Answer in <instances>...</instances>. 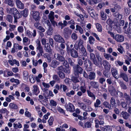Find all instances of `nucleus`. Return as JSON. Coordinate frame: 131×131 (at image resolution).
<instances>
[{
	"label": "nucleus",
	"mask_w": 131,
	"mask_h": 131,
	"mask_svg": "<svg viewBox=\"0 0 131 131\" xmlns=\"http://www.w3.org/2000/svg\"><path fill=\"white\" fill-rule=\"evenodd\" d=\"M71 42L68 41L66 43L67 50L70 52L71 56L74 58H77L78 56V53L77 51L73 49H70L69 46Z\"/></svg>",
	"instance_id": "nucleus-1"
},
{
	"label": "nucleus",
	"mask_w": 131,
	"mask_h": 131,
	"mask_svg": "<svg viewBox=\"0 0 131 131\" xmlns=\"http://www.w3.org/2000/svg\"><path fill=\"white\" fill-rule=\"evenodd\" d=\"M90 59L93 64L97 67H100V65L96 59L95 54L93 53H90Z\"/></svg>",
	"instance_id": "nucleus-2"
},
{
	"label": "nucleus",
	"mask_w": 131,
	"mask_h": 131,
	"mask_svg": "<svg viewBox=\"0 0 131 131\" xmlns=\"http://www.w3.org/2000/svg\"><path fill=\"white\" fill-rule=\"evenodd\" d=\"M74 69V74L77 77H79V73H82L83 69L78 65L77 64Z\"/></svg>",
	"instance_id": "nucleus-3"
},
{
	"label": "nucleus",
	"mask_w": 131,
	"mask_h": 131,
	"mask_svg": "<svg viewBox=\"0 0 131 131\" xmlns=\"http://www.w3.org/2000/svg\"><path fill=\"white\" fill-rule=\"evenodd\" d=\"M55 41L58 43H64L65 41L63 37L59 34L55 35L53 36Z\"/></svg>",
	"instance_id": "nucleus-4"
},
{
	"label": "nucleus",
	"mask_w": 131,
	"mask_h": 131,
	"mask_svg": "<svg viewBox=\"0 0 131 131\" xmlns=\"http://www.w3.org/2000/svg\"><path fill=\"white\" fill-rule=\"evenodd\" d=\"M53 56L54 58L58 60L59 62H62L65 60L64 57L63 56H61L58 53L55 52Z\"/></svg>",
	"instance_id": "nucleus-5"
},
{
	"label": "nucleus",
	"mask_w": 131,
	"mask_h": 131,
	"mask_svg": "<svg viewBox=\"0 0 131 131\" xmlns=\"http://www.w3.org/2000/svg\"><path fill=\"white\" fill-rule=\"evenodd\" d=\"M64 37L66 38H68L70 36L71 34L72 31L69 28H66L64 29Z\"/></svg>",
	"instance_id": "nucleus-6"
},
{
	"label": "nucleus",
	"mask_w": 131,
	"mask_h": 131,
	"mask_svg": "<svg viewBox=\"0 0 131 131\" xmlns=\"http://www.w3.org/2000/svg\"><path fill=\"white\" fill-rule=\"evenodd\" d=\"M111 73L113 77L116 79L118 78V73L117 69L115 67H112L111 68Z\"/></svg>",
	"instance_id": "nucleus-7"
},
{
	"label": "nucleus",
	"mask_w": 131,
	"mask_h": 131,
	"mask_svg": "<svg viewBox=\"0 0 131 131\" xmlns=\"http://www.w3.org/2000/svg\"><path fill=\"white\" fill-rule=\"evenodd\" d=\"M114 39L117 42H122L124 41V39L123 36L118 34L115 35Z\"/></svg>",
	"instance_id": "nucleus-8"
},
{
	"label": "nucleus",
	"mask_w": 131,
	"mask_h": 131,
	"mask_svg": "<svg viewBox=\"0 0 131 131\" xmlns=\"http://www.w3.org/2000/svg\"><path fill=\"white\" fill-rule=\"evenodd\" d=\"M108 91L112 96H115L117 92L116 91L115 89L112 86H110L109 87Z\"/></svg>",
	"instance_id": "nucleus-9"
},
{
	"label": "nucleus",
	"mask_w": 131,
	"mask_h": 131,
	"mask_svg": "<svg viewBox=\"0 0 131 131\" xmlns=\"http://www.w3.org/2000/svg\"><path fill=\"white\" fill-rule=\"evenodd\" d=\"M103 66L104 67V68L105 70H108L111 68V64L106 60H103Z\"/></svg>",
	"instance_id": "nucleus-10"
},
{
	"label": "nucleus",
	"mask_w": 131,
	"mask_h": 131,
	"mask_svg": "<svg viewBox=\"0 0 131 131\" xmlns=\"http://www.w3.org/2000/svg\"><path fill=\"white\" fill-rule=\"evenodd\" d=\"M33 18L36 21L39 20L40 17L39 16L40 13L37 11H34L33 12Z\"/></svg>",
	"instance_id": "nucleus-11"
},
{
	"label": "nucleus",
	"mask_w": 131,
	"mask_h": 131,
	"mask_svg": "<svg viewBox=\"0 0 131 131\" xmlns=\"http://www.w3.org/2000/svg\"><path fill=\"white\" fill-rule=\"evenodd\" d=\"M36 42L37 50H38L39 51L43 50V48L41 45L40 41L38 39H37Z\"/></svg>",
	"instance_id": "nucleus-12"
},
{
	"label": "nucleus",
	"mask_w": 131,
	"mask_h": 131,
	"mask_svg": "<svg viewBox=\"0 0 131 131\" xmlns=\"http://www.w3.org/2000/svg\"><path fill=\"white\" fill-rule=\"evenodd\" d=\"M16 3L17 7L18 8L22 9L24 8V4L20 0H16Z\"/></svg>",
	"instance_id": "nucleus-13"
},
{
	"label": "nucleus",
	"mask_w": 131,
	"mask_h": 131,
	"mask_svg": "<svg viewBox=\"0 0 131 131\" xmlns=\"http://www.w3.org/2000/svg\"><path fill=\"white\" fill-rule=\"evenodd\" d=\"M66 110L67 111L73 112L74 110V107L71 103H69L67 105Z\"/></svg>",
	"instance_id": "nucleus-14"
},
{
	"label": "nucleus",
	"mask_w": 131,
	"mask_h": 131,
	"mask_svg": "<svg viewBox=\"0 0 131 131\" xmlns=\"http://www.w3.org/2000/svg\"><path fill=\"white\" fill-rule=\"evenodd\" d=\"M57 70L58 71V72H64L66 73H69L70 72V71L69 70H66V71L65 69L62 66H61L58 67L57 68Z\"/></svg>",
	"instance_id": "nucleus-15"
},
{
	"label": "nucleus",
	"mask_w": 131,
	"mask_h": 131,
	"mask_svg": "<svg viewBox=\"0 0 131 131\" xmlns=\"http://www.w3.org/2000/svg\"><path fill=\"white\" fill-rule=\"evenodd\" d=\"M45 49L46 52L52 54V50L50 48L49 45L47 43L45 46Z\"/></svg>",
	"instance_id": "nucleus-16"
},
{
	"label": "nucleus",
	"mask_w": 131,
	"mask_h": 131,
	"mask_svg": "<svg viewBox=\"0 0 131 131\" xmlns=\"http://www.w3.org/2000/svg\"><path fill=\"white\" fill-rule=\"evenodd\" d=\"M90 84L91 86L93 88L97 89H98L99 87V84L96 82L91 81Z\"/></svg>",
	"instance_id": "nucleus-17"
},
{
	"label": "nucleus",
	"mask_w": 131,
	"mask_h": 131,
	"mask_svg": "<svg viewBox=\"0 0 131 131\" xmlns=\"http://www.w3.org/2000/svg\"><path fill=\"white\" fill-rule=\"evenodd\" d=\"M103 56L107 60H109L110 59L112 61H114V59L113 57L110 54H107L105 52L103 53Z\"/></svg>",
	"instance_id": "nucleus-18"
},
{
	"label": "nucleus",
	"mask_w": 131,
	"mask_h": 131,
	"mask_svg": "<svg viewBox=\"0 0 131 131\" xmlns=\"http://www.w3.org/2000/svg\"><path fill=\"white\" fill-rule=\"evenodd\" d=\"M60 64V62L59 61L54 60L52 61L50 66L53 68H55L59 65Z\"/></svg>",
	"instance_id": "nucleus-19"
},
{
	"label": "nucleus",
	"mask_w": 131,
	"mask_h": 131,
	"mask_svg": "<svg viewBox=\"0 0 131 131\" xmlns=\"http://www.w3.org/2000/svg\"><path fill=\"white\" fill-rule=\"evenodd\" d=\"M32 91L36 95L39 93L38 87L37 85H35L33 86Z\"/></svg>",
	"instance_id": "nucleus-20"
},
{
	"label": "nucleus",
	"mask_w": 131,
	"mask_h": 131,
	"mask_svg": "<svg viewBox=\"0 0 131 131\" xmlns=\"http://www.w3.org/2000/svg\"><path fill=\"white\" fill-rule=\"evenodd\" d=\"M8 62L11 66H13L14 64H16L18 66H19V62L15 59L12 60H9Z\"/></svg>",
	"instance_id": "nucleus-21"
},
{
	"label": "nucleus",
	"mask_w": 131,
	"mask_h": 131,
	"mask_svg": "<svg viewBox=\"0 0 131 131\" xmlns=\"http://www.w3.org/2000/svg\"><path fill=\"white\" fill-rule=\"evenodd\" d=\"M23 44L25 46H27L30 43V40L26 37H24L23 39Z\"/></svg>",
	"instance_id": "nucleus-22"
},
{
	"label": "nucleus",
	"mask_w": 131,
	"mask_h": 131,
	"mask_svg": "<svg viewBox=\"0 0 131 131\" xmlns=\"http://www.w3.org/2000/svg\"><path fill=\"white\" fill-rule=\"evenodd\" d=\"M10 12L14 16L20 15L19 12L15 8L13 7L10 9Z\"/></svg>",
	"instance_id": "nucleus-23"
},
{
	"label": "nucleus",
	"mask_w": 131,
	"mask_h": 131,
	"mask_svg": "<svg viewBox=\"0 0 131 131\" xmlns=\"http://www.w3.org/2000/svg\"><path fill=\"white\" fill-rule=\"evenodd\" d=\"M96 74L95 73L93 72H91L88 75V79L90 80H94L95 79Z\"/></svg>",
	"instance_id": "nucleus-24"
},
{
	"label": "nucleus",
	"mask_w": 131,
	"mask_h": 131,
	"mask_svg": "<svg viewBox=\"0 0 131 131\" xmlns=\"http://www.w3.org/2000/svg\"><path fill=\"white\" fill-rule=\"evenodd\" d=\"M120 77L122 78L126 82H127L128 81L127 75L125 73H121L120 74Z\"/></svg>",
	"instance_id": "nucleus-25"
},
{
	"label": "nucleus",
	"mask_w": 131,
	"mask_h": 131,
	"mask_svg": "<svg viewBox=\"0 0 131 131\" xmlns=\"http://www.w3.org/2000/svg\"><path fill=\"white\" fill-rule=\"evenodd\" d=\"M29 73L28 71H25L23 73V77L24 79L26 81H27Z\"/></svg>",
	"instance_id": "nucleus-26"
},
{
	"label": "nucleus",
	"mask_w": 131,
	"mask_h": 131,
	"mask_svg": "<svg viewBox=\"0 0 131 131\" xmlns=\"http://www.w3.org/2000/svg\"><path fill=\"white\" fill-rule=\"evenodd\" d=\"M122 117L125 119H127L129 118V115L126 112L122 111L121 113V115Z\"/></svg>",
	"instance_id": "nucleus-27"
},
{
	"label": "nucleus",
	"mask_w": 131,
	"mask_h": 131,
	"mask_svg": "<svg viewBox=\"0 0 131 131\" xmlns=\"http://www.w3.org/2000/svg\"><path fill=\"white\" fill-rule=\"evenodd\" d=\"M54 13L52 11H51L50 12L49 15L48 16V17L50 20L53 19H54Z\"/></svg>",
	"instance_id": "nucleus-28"
},
{
	"label": "nucleus",
	"mask_w": 131,
	"mask_h": 131,
	"mask_svg": "<svg viewBox=\"0 0 131 131\" xmlns=\"http://www.w3.org/2000/svg\"><path fill=\"white\" fill-rule=\"evenodd\" d=\"M21 14L24 17H26L28 15V10L27 8H25L21 12Z\"/></svg>",
	"instance_id": "nucleus-29"
},
{
	"label": "nucleus",
	"mask_w": 131,
	"mask_h": 131,
	"mask_svg": "<svg viewBox=\"0 0 131 131\" xmlns=\"http://www.w3.org/2000/svg\"><path fill=\"white\" fill-rule=\"evenodd\" d=\"M100 16L102 20H106L107 15L103 11H101V12Z\"/></svg>",
	"instance_id": "nucleus-30"
},
{
	"label": "nucleus",
	"mask_w": 131,
	"mask_h": 131,
	"mask_svg": "<svg viewBox=\"0 0 131 131\" xmlns=\"http://www.w3.org/2000/svg\"><path fill=\"white\" fill-rule=\"evenodd\" d=\"M113 15L115 17V18L117 20L121 19L122 18V16L119 13L116 12L113 14Z\"/></svg>",
	"instance_id": "nucleus-31"
},
{
	"label": "nucleus",
	"mask_w": 131,
	"mask_h": 131,
	"mask_svg": "<svg viewBox=\"0 0 131 131\" xmlns=\"http://www.w3.org/2000/svg\"><path fill=\"white\" fill-rule=\"evenodd\" d=\"M88 41L90 44L93 45L95 42V39L93 36H91L88 38Z\"/></svg>",
	"instance_id": "nucleus-32"
},
{
	"label": "nucleus",
	"mask_w": 131,
	"mask_h": 131,
	"mask_svg": "<svg viewBox=\"0 0 131 131\" xmlns=\"http://www.w3.org/2000/svg\"><path fill=\"white\" fill-rule=\"evenodd\" d=\"M60 87L61 89L62 88L63 92H66L68 91V89L67 87L64 84H61L60 85Z\"/></svg>",
	"instance_id": "nucleus-33"
},
{
	"label": "nucleus",
	"mask_w": 131,
	"mask_h": 131,
	"mask_svg": "<svg viewBox=\"0 0 131 131\" xmlns=\"http://www.w3.org/2000/svg\"><path fill=\"white\" fill-rule=\"evenodd\" d=\"M43 56L44 58H47L48 62L50 63L51 62V58L48 53H45L43 55Z\"/></svg>",
	"instance_id": "nucleus-34"
},
{
	"label": "nucleus",
	"mask_w": 131,
	"mask_h": 131,
	"mask_svg": "<svg viewBox=\"0 0 131 131\" xmlns=\"http://www.w3.org/2000/svg\"><path fill=\"white\" fill-rule=\"evenodd\" d=\"M96 27L99 32H101L102 31V27L101 25L97 23L95 24Z\"/></svg>",
	"instance_id": "nucleus-35"
},
{
	"label": "nucleus",
	"mask_w": 131,
	"mask_h": 131,
	"mask_svg": "<svg viewBox=\"0 0 131 131\" xmlns=\"http://www.w3.org/2000/svg\"><path fill=\"white\" fill-rule=\"evenodd\" d=\"M76 30L79 31V32L81 34H82L83 32V31L82 28L79 26L77 25L76 26Z\"/></svg>",
	"instance_id": "nucleus-36"
},
{
	"label": "nucleus",
	"mask_w": 131,
	"mask_h": 131,
	"mask_svg": "<svg viewBox=\"0 0 131 131\" xmlns=\"http://www.w3.org/2000/svg\"><path fill=\"white\" fill-rule=\"evenodd\" d=\"M80 90L83 93H84L86 92V88L85 86V83H84L83 85L81 86H80Z\"/></svg>",
	"instance_id": "nucleus-37"
},
{
	"label": "nucleus",
	"mask_w": 131,
	"mask_h": 131,
	"mask_svg": "<svg viewBox=\"0 0 131 131\" xmlns=\"http://www.w3.org/2000/svg\"><path fill=\"white\" fill-rule=\"evenodd\" d=\"M29 78L30 82L31 83H34L35 81V79L33 75L32 74L30 75Z\"/></svg>",
	"instance_id": "nucleus-38"
},
{
	"label": "nucleus",
	"mask_w": 131,
	"mask_h": 131,
	"mask_svg": "<svg viewBox=\"0 0 131 131\" xmlns=\"http://www.w3.org/2000/svg\"><path fill=\"white\" fill-rule=\"evenodd\" d=\"M53 30L51 26L48 27V29L47 31V34L48 35H51L53 34Z\"/></svg>",
	"instance_id": "nucleus-39"
},
{
	"label": "nucleus",
	"mask_w": 131,
	"mask_h": 131,
	"mask_svg": "<svg viewBox=\"0 0 131 131\" xmlns=\"http://www.w3.org/2000/svg\"><path fill=\"white\" fill-rule=\"evenodd\" d=\"M115 64L116 67H118L119 66H122L123 64V62L120 61L119 60H117L115 62Z\"/></svg>",
	"instance_id": "nucleus-40"
},
{
	"label": "nucleus",
	"mask_w": 131,
	"mask_h": 131,
	"mask_svg": "<svg viewBox=\"0 0 131 131\" xmlns=\"http://www.w3.org/2000/svg\"><path fill=\"white\" fill-rule=\"evenodd\" d=\"M53 79L58 83L60 82V79L57 75L54 74L52 77Z\"/></svg>",
	"instance_id": "nucleus-41"
},
{
	"label": "nucleus",
	"mask_w": 131,
	"mask_h": 131,
	"mask_svg": "<svg viewBox=\"0 0 131 131\" xmlns=\"http://www.w3.org/2000/svg\"><path fill=\"white\" fill-rule=\"evenodd\" d=\"M124 44L126 45V49L131 52V43L126 42Z\"/></svg>",
	"instance_id": "nucleus-42"
},
{
	"label": "nucleus",
	"mask_w": 131,
	"mask_h": 131,
	"mask_svg": "<svg viewBox=\"0 0 131 131\" xmlns=\"http://www.w3.org/2000/svg\"><path fill=\"white\" fill-rule=\"evenodd\" d=\"M96 58L98 60V61L99 63V62H101L102 60V59L101 57H100V54L99 52H97L95 53Z\"/></svg>",
	"instance_id": "nucleus-43"
},
{
	"label": "nucleus",
	"mask_w": 131,
	"mask_h": 131,
	"mask_svg": "<svg viewBox=\"0 0 131 131\" xmlns=\"http://www.w3.org/2000/svg\"><path fill=\"white\" fill-rule=\"evenodd\" d=\"M71 38L72 39L74 40H76L78 38L77 35L74 32H73L71 35Z\"/></svg>",
	"instance_id": "nucleus-44"
},
{
	"label": "nucleus",
	"mask_w": 131,
	"mask_h": 131,
	"mask_svg": "<svg viewBox=\"0 0 131 131\" xmlns=\"http://www.w3.org/2000/svg\"><path fill=\"white\" fill-rule=\"evenodd\" d=\"M126 34H131V23H129L128 24V27L126 31Z\"/></svg>",
	"instance_id": "nucleus-45"
},
{
	"label": "nucleus",
	"mask_w": 131,
	"mask_h": 131,
	"mask_svg": "<svg viewBox=\"0 0 131 131\" xmlns=\"http://www.w3.org/2000/svg\"><path fill=\"white\" fill-rule=\"evenodd\" d=\"M96 48L101 52H105V49L102 47L97 46L96 47Z\"/></svg>",
	"instance_id": "nucleus-46"
},
{
	"label": "nucleus",
	"mask_w": 131,
	"mask_h": 131,
	"mask_svg": "<svg viewBox=\"0 0 131 131\" xmlns=\"http://www.w3.org/2000/svg\"><path fill=\"white\" fill-rule=\"evenodd\" d=\"M58 74L59 77L61 79H64L65 77V74L63 72H58Z\"/></svg>",
	"instance_id": "nucleus-47"
},
{
	"label": "nucleus",
	"mask_w": 131,
	"mask_h": 131,
	"mask_svg": "<svg viewBox=\"0 0 131 131\" xmlns=\"http://www.w3.org/2000/svg\"><path fill=\"white\" fill-rule=\"evenodd\" d=\"M6 19L9 22L12 23L13 21V17L10 15H7V16Z\"/></svg>",
	"instance_id": "nucleus-48"
},
{
	"label": "nucleus",
	"mask_w": 131,
	"mask_h": 131,
	"mask_svg": "<svg viewBox=\"0 0 131 131\" xmlns=\"http://www.w3.org/2000/svg\"><path fill=\"white\" fill-rule=\"evenodd\" d=\"M9 30L10 31H12L14 30L16 28V26L14 25H9Z\"/></svg>",
	"instance_id": "nucleus-49"
},
{
	"label": "nucleus",
	"mask_w": 131,
	"mask_h": 131,
	"mask_svg": "<svg viewBox=\"0 0 131 131\" xmlns=\"http://www.w3.org/2000/svg\"><path fill=\"white\" fill-rule=\"evenodd\" d=\"M25 34L29 38H30L32 37V32L29 30H26Z\"/></svg>",
	"instance_id": "nucleus-50"
},
{
	"label": "nucleus",
	"mask_w": 131,
	"mask_h": 131,
	"mask_svg": "<svg viewBox=\"0 0 131 131\" xmlns=\"http://www.w3.org/2000/svg\"><path fill=\"white\" fill-rule=\"evenodd\" d=\"M78 103L79 104V106L81 108V109L83 110H85L86 108V106L83 103H80L78 102Z\"/></svg>",
	"instance_id": "nucleus-51"
},
{
	"label": "nucleus",
	"mask_w": 131,
	"mask_h": 131,
	"mask_svg": "<svg viewBox=\"0 0 131 131\" xmlns=\"http://www.w3.org/2000/svg\"><path fill=\"white\" fill-rule=\"evenodd\" d=\"M14 47H15L16 48L20 50L22 48V47L21 46H19L17 43H15L14 44Z\"/></svg>",
	"instance_id": "nucleus-52"
},
{
	"label": "nucleus",
	"mask_w": 131,
	"mask_h": 131,
	"mask_svg": "<svg viewBox=\"0 0 131 131\" xmlns=\"http://www.w3.org/2000/svg\"><path fill=\"white\" fill-rule=\"evenodd\" d=\"M9 106L11 108L13 109H17L18 108V107L17 105L14 104L10 103L9 104Z\"/></svg>",
	"instance_id": "nucleus-53"
},
{
	"label": "nucleus",
	"mask_w": 131,
	"mask_h": 131,
	"mask_svg": "<svg viewBox=\"0 0 131 131\" xmlns=\"http://www.w3.org/2000/svg\"><path fill=\"white\" fill-rule=\"evenodd\" d=\"M18 31L20 33H22L24 31V28L23 26H19L17 29Z\"/></svg>",
	"instance_id": "nucleus-54"
},
{
	"label": "nucleus",
	"mask_w": 131,
	"mask_h": 131,
	"mask_svg": "<svg viewBox=\"0 0 131 131\" xmlns=\"http://www.w3.org/2000/svg\"><path fill=\"white\" fill-rule=\"evenodd\" d=\"M54 121V119L52 117H51L48 120L49 125L50 126L52 125L53 124V122Z\"/></svg>",
	"instance_id": "nucleus-55"
},
{
	"label": "nucleus",
	"mask_w": 131,
	"mask_h": 131,
	"mask_svg": "<svg viewBox=\"0 0 131 131\" xmlns=\"http://www.w3.org/2000/svg\"><path fill=\"white\" fill-rule=\"evenodd\" d=\"M87 49L88 51L90 53H92L94 51V49H91L90 45L88 44L87 45Z\"/></svg>",
	"instance_id": "nucleus-56"
},
{
	"label": "nucleus",
	"mask_w": 131,
	"mask_h": 131,
	"mask_svg": "<svg viewBox=\"0 0 131 131\" xmlns=\"http://www.w3.org/2000/svg\"><path fill=\"white\" fill-rule=\"evenodd\" d=\"M50 104L51 106H56L57 105L56 102L52 100L50 101Z\"/></svg>",
	"instance_id": "nucleus-57"
},
{
	"label": "nucleus",
	"mask_w": 131,
	"mask_h": 131,
	"mask_svg": "<svg viewBox=\"0 0 131 131\" xmlns=\"http://www.w3.org/2000/svg\"><path fill=\"white\" fill-rule=\"evenodd\" d=\"M54 19H53L50 20V21L51 24L54 27H55L56 26H58V25L57 22L54 20Z\"/></svg>",
	"instance_id": "nucleus-58"
},
{
	"label": "nucleus",
	"mask_w": 131,
	"mask_h": 131,
	"mask_svg": "<svg viewBox=\"0 0 131 131\" xmlns=\"http://www.w3.org/2000/svg\"><path fill=\"white\" fill-rule=\"evenodd\" d=\"M88 13H90L92 11H94V9L90 6H88L86 7Z\"/></svg>",
	"instance_id": "nucleus-59"
},
{
	"label": "nucleus",
	"mask_w": 131,
	"mask_h": 131,
	"mask_svg": "<svg viewBox=\"0 0 131 131\" xmlns=\"http://www.w3.org/2000/svg\"><path fill=\"white\" fill-rule=\"evenodd\" d=\"M57 110L59 112L62 113L63 114H65V113L64 112V111L63 110L61 107H58L57 108Z\"/></svg>",
	"instance_id": "nucleus-60"
},
{
	"label": "nucleus",
	"mask_w": 131,
	"mask_h": 131,
	"mask_svg": "<svg viewBox=\"0 0 131 131\" xmlns=\"http://www.w3.org/2000/svg\"><path fill=\"white\" fill-rule=\"evenodd\" d=\"M8 4L11 7H13L14 5V3L13 1L12 0H8Z\"/></svg>",
	"instance_id": "nucleus-61"
},
{
	"label": "nucleus",
	"mask_w": 131,
	"mask_h": 131,
	"mask_svg": "<svg viewBox=\"0 0 131 131\" xmlns=\"http://www.w3.org/2000/svg\"><path fill=\"white\" fill-rule=\"evenodd\" d=\"M90 15L93 18H95V13L94 11H94H92L89 13Z\"/></svg>",
	"instance_id": "nucleus-62"
},
{
	"label": "nucleus",
	"mask_w": 131,
	"mask_h": 131,
	"mask_svg": "<svg viewBox=\"0 0 131 131\" xmlns=\"http://www.w3.org/2000/svg\"><path fill=\"white\" fill-rule=\"evenodd\" d=\"M91 124L90 122H87L84 124V126L85 127L89 128L91 127Z\"/></svg>",
	"instance_id": "nucleus-63"
},
{
	"label": "nucleus",
	"mask_w": 131,
	"mask_h": 131,
	"mask_svg": "<svg viewBox=\"0 0 131 131\" xmlns=\"http://www.w3.org/2000/svg\"><path fill=\"white\" fill-rule=\"evenodd\" d=\"M8 112V111L6 108H2L1 109H0V113H6L7 114Z\"/></svg>",
	"instance_id": "nucleus-64"
}]
</instances>
